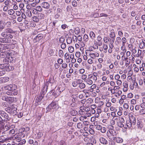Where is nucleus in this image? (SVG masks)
<instances>
[{"label":"nucleus","instance_id":"f257e3e1","mask_svg":"<svg viewBox=\"0 0 145 145\" xmlns=\"http://www.w3.org/2000/svg\"><path fill=\"white\" fill-rule=\"evenodd\" d=\"M15 32L10 28H7L1 33V36L4 38H0V42H2L8 43L12 39L13 36L11 34H14Z\"/></svg>","mask_w":145,"mask_h":145},{"label":"nucleus","instance_id":"f03ea898","mask_svg":"<svg viewBox=\"0 0 145 145\" xmlns=\"http://www.w3.org/2000/svg\"><path fill=\"white\" fill-rule=\"evenodd\" d=\"M15 52L13 51H9L7 54H8L9 57H6L3 60L4 63H14L15 62L16 60V58L14 57V54Z\"/></svg>","mask_w":145,"mask_h":145},{"label":"nucleus","instance_id":"7ed1b4c3","mask_svg":"<svg viewBox=\"0 0 145 145\" xmlns=\"http://www.w3.org/2000/svg\"><path fill=\"white\" fill-rule=\"evenodd\" d=\"M56 107V103L54 102H52L49 104L46 108V109L48 111H50L52 109H54Z\"/></svg>","mask_w":145,"mask_h":145},{"label":"nucleus","instance_id":"20e7f679","mask_svg":"<svg viewBox=\"0 0 145 145\" xmlns=\"http://www.w3.org/2000/svg\"><path fill=\"white\" fill-rule=\"evenodd\" d=\"M14 85L12 84L5 85L2 87V89L4 90H7L8 91H11L14 88Z\"/></svg>","mask_w":145,"mask_h":145},{"label":"nucleus","instance_id":"39448f33","mask_svg":"<svg viewBox=\"0 0 145 145\" xmlns=\"http://www.w3.org/2000/svg\"><path fill=\"white\" fill-rule=\"evenodd\" d=\"M6 93L8 95H15L18 94L17 91L16 89L13 88L11 91H8L6 92Z\"/></svg>","mask_w":145,"mask_h":145},{"label":"nucleus","instance_id":"423d86ee","mask_svg":"<svg viewBox=\"0 0 145 145\" xmlns=\"http://www.w3.org/2000/svg\"><path fill=\"white\" fill-rule=\"evenodd\" d=\"M43 37V35L42 34H38L35 38H34L33 41L34 42H37L42 39Z\"/></svg>","mask_w":145,"mask_h":145},{"label":"nucleus","instance_id":"0eeeda50","mask_svg":"<svg viewBox=\"0 0 145 145\" xmlns=\"http://www.w3.org/2000/svg\"><path fill=\"white\" fill-rule=\"evenodd\" d=\"M0 114L2 117L7 119L8 121L10 120L9 119V116L5 112L2 110L0 111Z\"/></svg>","mask_w":145,"mask_h":145},{"label":"nucleus","instance_id":"6e6552de","mask_svg":"<svg viewBox=\"0 0 145 145\" xmlns=\"http://www.w3.org/2000/svg\"><path fill=\"white\" fill-rule=\"evenodd\" d=\"M113 119H114V120L115 121H116L117 122L118 121H122L123 123H124L125 122V120L122 117H120L119 116H115L114 117Z\"/></svg>","mask_w":145,"mask_h":145},{"label":"nucleus","instance_id":"1a4fd4ad","mask_svg":"<svg viewBox=\"0 0 145 145\" xmlns=\"http://www.w3.org/2000/svg\"><path fill=\"white\" fill-rule=\"evenodd\" d=\"M41 6L46 9H48L50 7L49 3L47 2H43L41 4Z\"/></svg>","mask_w":145,"mask_h":145},{"label":"nucleus","instance_id":"9d476101","mask_svg":"<svg viewBox=\"0 0 145 145\" xmlns=\"http://www.w3.org/2000/svg\"><path fill=\"white\" fill-rule=\"evenodd\" d=\"M113 140L118 143H121L123 142V139L119 137H114V138Z\"/></svg>","mask_w":145,"mask_h":145},{"label":"nucleus","instance_id":"9b49d317","mask_svg":"<svg viewBox=\"0 0 145 145\" xmlns=\"http://www.w3.org/2000/svg\"><path fill=\"white\" fill-rule=\"evenodd\" d=\"M44 92L42 91L41 95L37 98L36 101H37V102H40L42 100L44 97Z\"/></svg>","mask_w":145,"mask_h":145},{"label":"nucleus","instance_id":"f8f14e48","mask_svg":"<svg viewBox=\"0 0 145 145\" xmlns=\"http://www.w3.org/2000/svg\"><path fill=\"white\" fill-rule=\"evenodd\" d=\"M100 142L101 144H106L108 142L107 140L105 138L103 137H101L99 139Z\"/></svg>","mask_w":145,"mask_h":145},{"label":"nucleus","instance_id":"ddd939ff","mask_svg":"<svg viewBox=\"0 0 145 145\" xmlns=\"http://www.w3.org/2000/svg\"><path fill=\"white\" fill-rule=\"evenodd\" d=\"M5 22L0 21V32L4 29L5 27Z\"/></svg>","mask_w":145,"mask_h":145},{"label":"nucleus","instance_id":"4468645a","mask_svg":"<svg viewBox=\"0 0 145 145\" xmlns=\"http://www.w3.org/2000/svg\"><path fill=\"white\" fill-rule=\"evenodd\" d=\"M109 35L110 38L111 39L115 38V34L114 29L111 30Z\"/></svg>","mask_w":145,"mask_h":145},{"label":"nucleus","instance_id":"2eb2a0df","mask_svg":"<svg viewBox=\"0 0 145 145\" xmlns=\"http://www.w3.org/2000/svg\"><path fill=\"white\" fill-rule=\"evenodd\" d=\"M2 47L3 48L2 50H8L10 49V45L8 44H2Z\"/></svg>","mask_w":145,"mask_h":145},{"label":"nucleus","instance_id":"dca6fc26","mask_svg":"<svg viewBox=\"0 0 145 145\" xmlns=\"http://www.w3.org/2000/svg\"><path fill=\"white\" fill-rule=\"evenodd\" d=\"M7 102L10 103H13L14 101V98L13 97H7Z\"/></svg>","mask_w":145,"mask_h":145},{"label":"nucleus","instance_id":"f3484780","mask_svg":"<svg viewBox=\"0 0 145 145\" xmlns=\"http://www.w3.org/2000/svg\"><path fill=\"white\" fill-rule=\"evenodd\" d=\"M131 123L133 125L136 124V120L134 116H132L129 119Z\"/></svg>","mask_w":145,"mask_h":145},{"label":"nucleus","instance_id":"a211bd4d","mask_svg":"<svg viewBox=\"0 0 145 145\" xmlns=\"http://www.w3.org/2000/svg\"><path fill=\"white\" fill-rule=\"evenodd\" d=\"M8 52H2L0 54V57L1 58H4L6 56L8 55L7 53Z\"/></svg>","mask_w":145,"mask_h":145},{"label":"nucleus","instance_id":"6ab92c4d","mask_svg":"<svg viewBox=\"0 0 145 145\" xmlns=\"http://www.w3.org/2000/svg\"><path fill=\"white\" fill-rule=\"evenodd\" d=\"M8 107L10 108L11 113H12L14 110L16 109V108L14 106V105H10L9 106L8 105Z\"/></svg>","mask_w":145,"mask_h":145},{"label":"nucleus","instance_id":"aec40b11","mask_svg":"<svg viewBox=\"0 0 145 145\" xmlns=\"http://www.w3.org/2000/svg\"><path fill=\"white\" fill-rule=\"evenodd\" d=\"M4 67L3 69H4V71H7V69H8L9 67V65L8 64V63H4Z\"/></svg>","mask_w":145,"mask_h":145},{"label":"nucleus","instance_id":"412c9836","mask_svg":"<svg viewBox=\"0 0 145 145\" xmlns=\"http://www.w3.org/2000/svg\"><path fill=\"white\" fill-rule=\"evenodd\" d=\"M113 132H115V131L114 130H111L109 131H107V135L108 137L109 136V133H110V135H112L114 136L115 135V134H113Z\"/></svg>","mask_w":145,"mask_h":145},{"label":"nucleus","instance_id":"4be33fe9","mask_svg":"<svg viewBox=\"0 0 145 145\" xmlns=\"http://www.w3.org/2000/svg\"><path fill=\"white\" fill-rule=\"evenodd\" d=\"M25 13L26 16L29 17H31L32 16L31 12V11L29 10H27Z\"/></svg>","mask_w":145,"mask_h":145},{"label":"nucleus","instance_id":"5701e85b","mask_svg":"<svg viewBox=\"0 0 145 145\" xmlns=\"http://www.w3.org/2000/svg\"><path fill=\"white\" fill-rule=\"evenodd\" d=\"M79 84L78 81H74L73 82L72 84V86L74 87H76Z\"/></svg>","mask_w":145,"mask_h":145},{"label":"nucleus","instance_id":"b1692460","mask_svg":"<svg viewBox=\"0 0 145 145\" xmlns=\"http://www.w3.org/2000/svg\"><path fill=\"white\" fill-rule=\"evenodd\" d=\"M123 122L120 121H118L117 123L118 126L120 127H124V125L123 124Z\"/></svg>","mask_w":145,"mask_h":145},{"label":"nucleus","instance_id":"393cba45","mask_svg":"<svg viewBox=\"0 0 145 145\" xmlns=\"http://www.w3.org/2000/svg\"><path fill=\"white\" fill-rule=\"evenodd\" d=\"M79 87L81 89H83L85 88L86 85L83 83H79Z\"/></svg>","mask_w":145,"mask_h":145},{"label":"nucleus","instance_id":"a878e982","mask_svg":"<svg viewBox=\"0 0 145 145\" xmlns=\"http://www.w3.org/2000/svg\"><path fill=\"white\" fill-rule=\"evenodd\" d=\"M71 114L73 116H75L77 114V112L74 110H72L70 112Z\"/></svg>","mask_w":145,"mask_h":145},{"label":"nucleus","instance_id":"bb28decb","mask_svg":"<svg viewBox=\"0 0 145 145\" xmlns=\"http://www.w3.org/2000/svg\"><path fill=\"white\" fill-rule=\"evenodd\" d=\"M5 25L6 26L7 28H10L11 26V23L10 22H7L5 24Z\"/></svg>","mask_w":145,"mask_h":145},{"label":"nucleus","instance_id":"cd10ccee","mask_svg":"<svg viewBox=\"0 0 145 145\" xmlns=\"http://www.w3.org/2000/svg\"><path fill=\"white\" fill-rule=\"evenodd\" d=\"M49 54L50 56L54 55L55 54L54 50L53 49H50L49 51Z\"/></svg>","mask_w":145,"mask_h":145},{"label":"nucleus","instance_id":"c85d7f7f","mask_svg":"<svg viewBox=\"0 0 145 145\" xmlns=\"http://www.w3.org/2000/svg\"><path fill=\"white\" fill-rule=\"evenodd\" d=\"M32 20L35 22H38L39 21V18H37L36 16H33L32 18Z\"/></svg>","mask_w":145,"mask_h":145},{"label":"nucleus","instance_id":"c756f323","mask_svg":"<svg viewBox=\"0 0 145 145\" xmlns=\"http://www.w3.org/2000/svg\"><path fill=\"white\" fill-rule=\"evenodd\" d=\"M135 78H133V80H132V82L133 83V85L135 86L136 87H137L138 84L137 83L135 82Z\"/></svg>","mask_w":145,"mask_h":145},{"label":"nucleus","instance_id":"7c9ffc66","mask_svg":"<svg viewBox=\"0 0 145 145\" xmlns=\"http://www.w3.org/2000/svg\"><path fill=\"white\" fill-rule=\"evenodd\" d=\"M89 35L92 39H93L95 37V34L93 31L90 32Z\"/></svg>","mask_w":145,"mask_h":145},{"label":"nucleus","instance_id":"2f4dec72","mask_svg":"<svg viewBox=\"0 0 145 145\" xmlns=\"http://www.w3.org/2000/svg\"><path fill=\"white\" fill-rule=\"evenodd\" d=\"M80 31V29L78 27L76 28L75 29L74 32L75 34L78 35Z\"/></svg>","mask_w":145,"mask_h":145},{"label":"nucleus","instance_id":"473e14b6","mask_svg":"<svg viewBox=\"0 0 145 145\" xmlns=\"http://www.w3.org/2000/svg\"><path fill=\"white\" fill-rule=\"evenodd\" d=\"M58 88H59V93H58L57 95H59L61 92H62L65 89L64 88H62V87H61V86L59 87H58Z\"/></svg>","mask_w":145,"mask_h":145},{"label":"nucleus","instance_id":"72a5a7b5","mask_svg":"<svg viewBox=\"0 0 145 145\" xmlns=\"http://www.w3.org/2000/svg\"><path fill=\"white\" fill-rule=\"evenodd\" d=\"M15 13V11L13 9H10L8 10V14L10 15H12Z\"/></svg>","mask_w":145,"mask_h":145},{"label":"nucleus","instance_id":"f704fd0d","mask_svg":"<svg viewBox=\"0 0 145 145\" xmlns=\"http://www.w3.org/2000/svg\"><path fill=\"white\" fill-rule=\"evenodd\" d=\"M35 8L36 10L37 11L39 12H41L42 10V8H41V7L39 6H37Z\"/></svg>","mask_w":145,"mask_h":145},{"label":"nucleus","instance_id":"c9c22d12","mask_svg":"<svg viewBox=\"0 0 145 145\" xmlns=\"http://www.w3.org/2000/svg\"><path fill=\"white\" fill-rule=\"evenodd\" d=\"M63 51L62 50H60L59 51V55L60 57H62L63 56Z\"/></svg>","mask_w":145,"mask_h":145},{"label":"nucleus","instance_id":"e433bc0d","mask_svg":"<svg viewBox=\"0 0 145 145\" xmlns=\"http://www.w3.org/2000/svg\"><path fill=\"white\" fill-rule=\"evenodd\" d=\"M72 4L73 7H75L77 6V3L76 1L74 0L72 2Z\"/></svg>","mask_w":145,"mask_h":145},{"label":"nucleus","instance_id":"4c0bfd02","mask_svg":"<svg viewBox=\"0 0 145 145\" xmlns=\"http://www.w3.org/2000/svg\"><path fill=\"white\" fill-rule=\"evenodd\" d=\"M77 127L78 129H81L82 128L83 126V124L81 123H79L77 124Z\"/></svg>","mask_w":145,"mask_h":145},{"label":"nucleus","instance_id":"58836bf2","mask_svg":"<svg viewBox=\"0 0 145 145\" xmlns=\"http://www.w3.org/2000/svg\"><path fill=\"white\" fill-rule=\"evenodd\" d=\"M68 50L70 52L72 53L74 51V48L72 46H70L69 47Z\"/></svg>","mask_w":145,"mask_h":145},{"label":"nucleus","instance_id":"ea45409f","mask_svg":"<svg viewBox=\"0 0 145 145\" xmlns=\"http://www.w3.org/2000/svg\"><path fill=\"white\" fill-rule=\"evenodd\" d=\"M95 127L96 129L98 130H100L102 127L101 125H95Z\"/></svg>","mask_w":145,"mask_h":145},{"label":"nucleus","instance_id":"a19ab883","mask_svg":"<svg viewBox=\"0 0 145 145\" xmlns=\"http://www.w3.org/2000/svg\"><path fill=\"white\" fill-rule=\"evenodd\" d=\"M3 81V83H5L9 81V78L7 77H5L4 78H2Z\"/></svg>","mask_w":145,"mask_h":145},{"label":"nucleus","instance_id":"79ce46f5","mask_svg":"<svg viewBox=\"0 0 145 145\" xmlns=\"http://www.w3.org/2000/svg\"><path fill=\"white\" fill-rule=\"evenodd\" d=\"M83 39L86 41H87L88 40V37L87 35L85 34L83 37Z\"/></svg>","mask_w":145,"mask_h":145},{"label":"nucleus","instance_id":"37998d69","mask_svg":"<svg viewBox=\"0 0 145 145\" xmlns=\"http://www.w3.org/2000/svg\"><path fill=\"white\" fill-rule=\"evenodd\" d=\"M91 107H88L86 106L83 108V110H84L85 111L87 112H90V110L91 109L90 108Z\"/></svg>","mask_w":145,"mask_h":145},{"label":"nucleus","instance_id":"c03bdc74","mask_svg":"<svg viewBox=\"0 0 145 145\" xmlns=\"http://www.w3.org/2000/svg\"><path fill=\"white\" fill-rule=\"evenodd\" d=\"M67 42V44H69L71 43L72 42V39L71 38H68L66 40Z\"/></svg>","mask_w":145,"mask_h":145},{"label":"nucleus","instance_id":"a18cd8bd","mask_svg":"<svg viewBox=\"0 0 145 145\" xmlns=\"http://www.w3.org/2000/svg\"><path fill=\"white\" fill-rule=\"evenodd\" d=\"M87 84L89 85L92 84L93 83L92 81L89 79H87Z\"/></svg>","mask_w":145,"mask_h":145},{"label":"nucleus","instance_id":"49530a36","mask_svg":"<svg viewBox=\"0 0 145 145\" xmlns=\"http://www.w3.org/2000/svg\"><path fill=\"white\" fill-rule=\"evenodd\" d=\"M127 42L126 39L125 37H123L122 39V45L123 46L125 45V43Z\"/></svg>","mask_w":145,"mask_h":145},{"label":"nucleus","instance_id":"de8ad7c7","mask_svg":"<svg viewBox=\"0 0 145 145\" xmlns=\"http://www.w3.org/2000/svg\"><path fill=\"white\" fill-rule=\"evenodd\" d=\"M4 122L0 121V129H2L3 128H4Z\"/></svg>","mask_w":145,"mask_h":145},{"label":"nucleus","instance_id":"09e8293b","mask_svg":"<svg viewBox=\"0 0 145 145\" xmlns=\"http://www.w3.org/2000/svg\"><path fill=\"white\" fill-rule=\"evenodd\" d=\"M93 101V99L90 98H88L86 102L88 103H91Z\"/></svg>","mask_w":145,"mask_h":145},{"label":"nucleus","instance_id":"8fccbe9b","mask_svg":"<svg viewBox=\"0 0 145 145\" xmlns=\"http://www.w3.org/2000/svg\"><path fill=\"white\" fill-rule=\"evenodd\" d=\"M8 67V69H7V71H12L14 69V67H13L11 66H10L9 65Z\"/></svg>","mask_w":145,"mask_h":145},{"label":"nucleus","instance_id":"3c124183","mask_svg":"<svg viewBox=\"0 0 145 145\" xmlns=\"http://www.w3.org/2000/svg\"><path fill=\"white\" fill-rule=\"evenodd\" d=\"M59 42L60 43H63L65 41V39L63 37H61L59 39Z\"/></svg>","mask_w":145,"mask_h":145},{"label":"nucleus","instance_id":"603ef678","mask_svg":"<svg viewBox=\"0 0 145 145\" xmlns=\"http://www.w3.org/2000/svg\"><path fill=\"white\" fill-rule=\"evenodd\" d=\"M15 132L14 129H12L9 131V135H13L15 133Z\"/></svg>","mask_w":145,"mask_h":145},{"label":"nucleus","instance_id":"864d4df0","mask_svg":"<svg viewBox=\"0 0 145 145\" xmlns=\"http://www.w3.org/2000/svg\"><path fill=\"white\" fill-rule=\"evenodd\" d=\"M132 80L133 79L130 76H128L127 78V80L129 82H130V83H131V81H132Z\"/></svg>","mask_w":145,"mask_h":145},{"label":"nucleus","instance_id":"5fc2aeb1","mask_svg":"<svg viewBox=\"0 0 145 145\" xmlns=\"http://www.w3.org/2000/svg\"><path fill=\"white\" fill-rule=\"evenodd\" d=\"M53 79L52 78L50 77L48 81V83L49 82L50 83L52 84L53 83Z\"/></svg>","mask_w":145,"mask_h":145},{"label":"nucleus","instance_id":"6e6d98bb","mask_svg":"<svg viewBox=\"0 0 145 145\" xmlns=\"http://www.w3.org/2000/svg\"><path fill=\"white\" fill-rule=\"evenodd\" d=\"M10 1V0H5L4 2V4L5 5V6L8 5Z\"/></svg>","mask_w":145,"mask_h":145},{"label":"nucleus","instance_id":"4d7b16f0","mask_svg":"<svg viewBox=\"0 0 145 145\" xmlns=\"http://www.w3.org/2000/svg\"><path fill=\"white\" fill-rule=\"evenodd\" d=\"M89 55L91 58L95 59V54L94 53H90Z\"/></svg>","mask_w":145,"mask_h":145},{"label":"nucleus","instance_id":"13d9d810","mask_svg":"<svg viewBox=\"0 0 145 145\" xmlns=\"http://www.w3.org/2000/svg\"><path fill=\"white\" fill-rule=\"evenodd\" d=\"M101 131L102 133H105L106 131V128L104 127H102V128H101L100 130Z\"/></svg>","mask_w":145,"mask_h":145},{"label":"nucleus","instance_id":"bf43d9fd","mask_svg":"<svg viewBox=\"0 0 145 145\" xmlns=\"http://www.w3.org/2000/svg\"><path fill=\"white\" fill-rule=\"evenodd\" d=\"M72 8V7L71 6H68L67 7V11L69 12L70 11Z\"/></svg>","mask_w":145,"mask_h":145},{"label":"nucleus","instance_id":"052dcab7","mask_svg":"<svg viewBox=\"0 0 145 145\" xmlns=\"http://www.w3.org/2000/svg\"><path fill=\"white\" fill-rule=\"evenodd\" d=\"M99 17V15L98 13L95 12L94 13V18H96Z\"/></svg>","mask_w":145,"mask_h":145},{"label":"nucleus","instance_id":"680f3d73","mask_svg":"<svg viewBox=\"0 0 145 145\" xmlns=\"http://www.w3.org/2000/svg\"><path fill=\"white\" fill-rule=\"evenodd\" d=\"M139 47L140 49L143 48L145 47V45L144 43H141L139 45Z\"/></svg>","mask_w":145,"mask_h":145},{"label":"nucleus","instance_id":"e2e57ef3","mask_svg":"<svg viewBox=\"0 0 145 145\" xmlns=\"http://www.w3.org/2000/svg\"><path fill=\"white\" fill-rule=\"evenodd\" d=\"M123 107L125 109H127L129 108V105L127 103H125L123 105Z\"/></svg>","mask_w":145,"mask_h":145},{"label":"nucleus","instance_id":"0e129e2a","mask_svg":"<svg viewBox=\"0 0 145 145\" xmlns=\"http://www.w3.org/2000/svg\"><path fill=\"white\" fill-rule=\"evenodd\" d=\"M116 41L117 43L119 44L120 42L121 41V39L120 37H118L116 38Z\"/></svg>","mask_w":145,"mask_h":145},{"label":"nucleus","instance_id":"69168bd1","mask_svg":"<svg viewBox=\"0 0 145 145\" xmlns=\"http://www.w3.org/2000/svg\"><path fill=\"white\" fill-rule=\"evenodd\" d=\"M61 46L62 49H64L66 48V44L65 43H63L61 44Z\"/></svg>","mask_w":145,"mask_h":145},{"label":"nucleus","instance_id":"338daca9","mask_svg":"<svg viewBox=\"0 0 145 145\" xmlns=\"http://www.w3.org/2000/svg\"><path fill=\"white\" fill-rule=\"evenodd\" d=\"M132 123L130 121L127 123V126L129 128H130L132 127Z\"/></svg>","mask_w":145,"mask_h":145},{"label":"nucleus","instance_id":"774afa93","mask_svg":"<svg viewBox=\"0 0 145 145\" xmlns=\"http://www.w3.org/2000/svg\"><path fill=\"white\" fill-rule=\"evenodd\" d=\"M140 113H141L142 114H145V108L144 109H142L140 111Z\"/></svg>","mask_w":145,"mask_h":145}]
</instances>
